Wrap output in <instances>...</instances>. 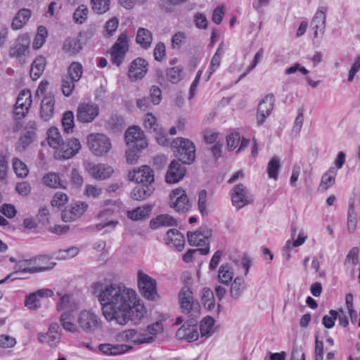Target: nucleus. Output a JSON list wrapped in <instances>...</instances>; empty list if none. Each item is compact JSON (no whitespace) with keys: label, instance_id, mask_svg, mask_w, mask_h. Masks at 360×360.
I'll list each match as a JSON object with an SVG mask.
<instances>
[{"label":"nucleus","instance_id":"obj_20","mask_svg":"<svg viewBox=\"0 0 360 360\" xmlns=\"http://www.w3.org/2000/svg\"><path fill=\"white\" fill-rule=\"evenodd\" d=\"M186 173V168L179 161L173 160L169 165L165 176V181L168 184H175L181 180Z\"/></svg>","mask_w":360,"mask_h":360},{"label":"nucleus","instance_id":"obj_48","mask_svg":"<svg viewBox=\"0 0 360 360\" xmlns=\"http://www.w3.org/2000/svg\"><path fill=\"white\" fill-rule=\"evenodd\" d=\"M34 133L32 131H28L26 134L22 136L17 142L16 148L19 151H22L32 142Z\"/></svg>","mask_w":360,"mask_h":360},{"label":"nucleus","instance_id":"obj_45","mask_svg":"<svg viewBox=\"0 0 360 360\" xmlns=\"http://www.w3.org/2000/svg\"><path fill=\"white\" fill-rule=\"evenodd\" d=\"M83 67L79 62H73L68 68L69 77L78 82L82 76Z\"/></svg>","mask_w":360,"mask_h":360},{"label":"nucleus","instance_id":"obj_12","mask_svg":"<svg viewBox=\"0 0 360 360\" xmlns=\"http://www.w3.org/2000/svg\"><path fill=\"white\" fill-rule=\"evenodd\" d=\"M327 8L320 7L316 12L311 22V28L314 31V38H322L326 30V12Z\"/></svg>","mask_w":360,"mask_h":360},{"label":"nucleus","instance_id":"obj_3","mask_svg":"<svg viewBox=\"0 0 360 360\" xmlns=\"http://www.w3.org/2000/svg\"><path fill=\"white\" fill-rule=\"evenodd\" d=\"M190 285L191 283L187 281L182 287L179 293V302L182 313L186 314L191 319H195L200 314V306L199 302L193 298Z\"/></svg>","mask_w":360,"mask_h":360},{"label":"nucleus","instance_id":"obj_35","mask_svg":"<svg viewBox=\"0 0 360 360\" xmlns=\"http://www.w3.org/2000/svg\"><path fill=\"white\" fill-rule=\"evenodd\" d=\"M48 143L49 145L58 150V153L60 154L61 149L64 146V143L63 142V139L60 134L58 129L56 127H51L48 131Z\"/></svg>","mask_w":360,"mask_h":360},{"label":"nucleus","instance_id":"obj_22","mask_svg":"<svg viewBox=\"0 0 360 360\" xmlns=\"http://www.w3.org/2000/svg\"><path fill=\"white\" fill-rule=\"evenodd\" d=\"M121 338L124 341L137 345L151 342V338H148L147 333L144 331V329L139 330L134 329L126 330L122 333Z\"/></svg>","mask_w":360,"mask_h":360},{"label":"nucleus","instance_id":"obj_24","mask_svg":"<svg viewBox=\"0 0 360 360\" xmlns=\"http://www.w3.org/2000/svg\"><path fill=\"white\" fill-rule=\"evenodd\" d=\"M211 236V231L208 229L204 231H197L194 233L188 232L187 238L190 245L191 246H205L209 248V238Z\"/></svg>","mask_w":360,"mask_h":360},{"label":"nucleus","instance_id":"obj_36","mask_svg":"<svg viewBox=\"0 0 360 360\" xmlns=\"http://www.w3.org/2000/svg\"><path fill=\"white\" fill-rule=\"evenodd\" d=\"M336 175L337 170L334 167L330 168L325 172L321 177V181L318 188L319 191L323 193L328 188L331 187L335 182Z\"/></svg>","mask_w":360,"mask_h":360},{"label":"nucleus","instance_id":"obj_11","mask_svg":"<svg viewBox=\"0 0 360 360\" xmlns=\"http://www.w3.org/2000/svg\"><path fill=\"white\" fill-rule=\"evenodd\" d=\"M37 262V258H31L30 259H23L20 260L16 262V264L14 266L15 271L13 274L18 273H29V274H35L38 272H42L45 271H49L53 269L56 263L51 262L50 265L48 266H28L30 264H35Z\"/></svg>","mask_w":360,"mask_h":360},{"label":"nucleus","instance_id":"obj_51","mask_svg":"<svg viewBox=\"0 0 360 360\" xmlns=\"http://www.w3.org/2000/svg\"><path fill=\"white\" fill-rule=\"evenodd\" d=\"M357 225V219L354 213V205L350 203L349 205L347 216V229L349 233H354Z\"/></svg>","mask_w":360,"mask_h":360},{"label":"nucleus","instance_id":"obj_43","mask_svg":"<svg viewBox=\"0 0 360 360\" xmlns=\"http://www.w3.org/2000/svg\"><path fill=\"white\" fill-rule=\"evenodd\" d=\"M245 288V282L243 278L237 277L231 283L230 292L233 298H238Z\"/></svg>","mask_w":360,"mask_h":360},{"label":"nucleus","instance_id":"obj_60","mask_svg":"<svg viewBox=\"0 0 360 360\" xmlns=\"http://www.w3.org/2000/svg\"><path fill=\"white\" fill-rule=\"evenodd\" d=\"M240 136L239 133H231L226 136V144L229 150L236 149L240 143Z\"/></svg>","mask_w":360,"mask_h":360},{"label":"nucleus","instance_id":"obj_58","mask_svg":"<svg viewBox=\"0 0 360 360\" xmlns=\"http://www.w3.org/2000/svg\"><path fill=\"white\" fill-rule=\"evenodd\" d=\"M207 193L205 190H201L198 193V205L200 212L204 215L207 214Z\"/></svg>","mask_w":360,"mask_h":360},{"label":"nucleus","instance_id":"obj_32","mask_svg":"<svg viewBox=\"0 0 360 360\" xmlns=\"http://www.w3.org/2000/svg\"><path fill=\"white\" fill-rule=\"evenodd\" d=\"M153 184H146L136 186L131 192V197L136 200H143L148 198L154 191Z\"/></svg>","mask_w":360,"mask_h":360},{"label":"nucleus","instance_id":"obj_33","mask_svg":"<svg viewBox=\"0 0 360 360\" xmlns=\"http://www.w3.org/2000/svg\"><path fill=\"white\" fill-rule=\"evenodd\" d=\"M32 11L28 8H22L18 11L11 23V28L14 30L22 29L29 21Z\"/></svg>","mask_w":360,"mask_h":360},{"label":"nucleus","instance_id":"obj_30","mask_svg":"<svg viewBox=\"0 0 360 360\" xmlns=\"http://www.w3.org/2000/svg\"><path fill=\"white\" fill-rule=\"evenodd\" d=\"M80 149L81 144L79 140L77 139H71L64 144L60 154L58 153V158L69 159L77 153Z\"/></svg>","mask_w":360,"mask_h":360},{"label":"nucleus","instance_id":"obj_6","mask_svg":"<svg viewBox=\"0 0 360 360\" xmlns=\"http://www.w3.org/2000/svg\"><path fill=\"white\" fill-rule=\"evenodd\" d=\"M86 143L91 152L96 156L106 155L112 146L110 139L99 133L90 134L87 136Z\"/></svg>","mask_w":360,"mask_h":360},{"label":"nucleus","instance_id":"obj_64","mask_svg":"<svg viewBox=\"0 0 360 360\" xmlns=\"http://www.w3.org/2000/svg\"><path fill=\"white\" fill-rule=\"evenodd\" d=\"M186 36L184 32H176L172 39V47L173 49H179L185 43Z\"/></svg>","mask_w":360,"mask_h":360},{"label":"nucleus","instance_id":"obj_26","mask_svg":"<svg viewBox=\"0 0 360 360\" xmlns=\"http://www.w3.org/2000/svg\"><path fill=\"white\" fill-rule=\"evenodd\" d=\"M176 335L179 339L193 342L198 338V327L195 324L183 325L177 330Z\"/></svg>","mask_w":360,"mask_h":360},{"label":"nucleus","instance_id":"obj_40","mask_svg":"<svg viewBox=\"0 0 360 360\" xmlns=\"http://www.w3.org/2000/svg\"><path fill=\"white\" fill-rule=\"evenodd\" d=\"M201 301L207 310H212L215 306L213 292L208 288H204L201 292Z\"/></svg>","mask_w":360,"mask_h":360},{"label":"nucleus","instance_id":"obj_41","mask_svg":"<svg viewBox=\"0 0 360 360\" xmlns=\"http://www.w3.org/2000/svg\"><path fill=\"white\" fill-rule=\"evenodd\" d=\"M214 320L210 316L204 318L200 324V330L202 337H208L214 333Z\"/></svg>","mask_w":360,"mask_h":360},{"label":"nucleus","instance_id":"obj_47","mask_svg":"<svg viewBox=\"0 0 360 360\" xmlns=\"http://www.w3.org/2000/svg\"><path fill=\"white\" fill-rule=\"evenodd\" d=\"M183 69L179 66L167 70V78L172 84H177L182 79Z\"/></svg>","mask_w":360,"mask_h":360},{"label":"nucleus","instance_id":"obj_28","mask_svg":"<svg viewBox=\"0 0 360 360\" xmlns=\"http://www.w3.org/2000/svg\"><path fill=\"white\" fill-rule=\"evenodd\" d=\"M55 100L53 96L51 94L46 95L41 104L40 115L45 120H49L54 112Z\"/></svg>","mask_w":360,"mask_h":360},{"label":"nucleus","instance_id":"obj_18","mask_svg":"<svg viewBox=\"0 0 360 360\" xmlns=\"http://www.w3.org/2000/svg\"><path fill=\"white\" fill-rule=\"evenodd\" d=\"M86 170L96 179L104 180L109 178L113 173L111 167L105 164L89 162L85 166Z\"/></svg>","mask_w":360,"mask_h":360},{"label":"nucleus","instance_id":"obj_16","mask_svg":"<svg viewBox=\"0 0 360 360\" xmlns=\"http://www.w3.org/2000/svg\"><path fill=\"white\" fill-rule=\"evenodd\" d=\"M32 103V94L30 90H22L17 98L14 112L16 115L23 117L27 113Z\"/></svg>","mask_w":360,"mask_h":360},{"label":"nucleus","instance_id":"obj_59","mask_svg":"<svg viewBox=\"0 0 360 360\" xmlns=\"http://www.w3.org/2000/svg\"><path fill=\"white\" fill-rule=\"evenodd\" d=\"M77 81L73 80L70 77H66L63 79L62 91L65 96H69L72 94L75 88V83Z\"/></svg>","mask_w":360,"mask_h":360},{"label":"nucleus","instance_id":"obj_19","mask_svg":"<svg viewBox=\"0 0 360 360\" xmlns=\"http://www.w3.org/2000/svg\"><path fill=\"white\" fill-rule=\"evenodd\" d=\"M129 179L142 184H153L154 182L153 171L147 165L142 166L129 173Z\"/></svg>","mask_w":360,"mask_h":360},{"label":"nucleus","instance_id":"obj_4","mask_svg":"<svg viewBox=\"0 0 360 360\" xmlns=\"http://www.w3.org/2000/svg\"><path fill=\"white\" fill-rule=\"evenodd\" d=\"M172 146L176 148L175 155L179 161L184 164H191L195 158V148L190 140L178 137L172 142Z\"/></svg>","mask_w":360,"mask_h":360},{"label":"nucleus","instance_id":"obj_52","mask_svg":"<svg viewBox=\"0 0 360 360\" xmlns=\"http://www.w3.org/2000/svg\"><path fill=\"white\" fill-rule=\"evenodd\" d=\"M48 32L44 26H39L37 29V32L34 41V47L39 49L42 46L46 41Z\"/></svg>","mask_w":360,"mask_h":360},{"label":"nucleus","instance_id":"obj_37","mask_svg":"<svg viewBox=\"0 0 360 360\" xmlns=\"http://www.w3.org/2000/svg\"><path fill=\"white\" fill-rule=\"evenodd\" d=\"M46 64L44 56H38L32 62L30 69V77L33 80H37L44 71Z\"/></svg>","mask_w":360,"mask_h":360},{"label":"nucleus","instance_id":"obj_50","mask_svg":"<svg viewBox=\"0 0 360 360\" xmlns=\"http://www.w3.org/2000/svg\"><path fill=\"white\" fill-rule=\"evenodd\" d=\"M112 48L127 53L129 50V39L126 32L122 33Z\"/></svg>","mask_w":360,"mask_h":360},{"label":"nucleus","instance_id":"obj_49","mask_svg":"<svg viewBox=\"0 0 360 360\" xmlns=\"http://www.w3.org/2000/svg\"><path fill=\"white\" fill-rule=\"evenodd\" d=\"M62 125L66 133L72 131L75 127L74 114L72 111H67L64 113L62 119Z\"/></svg>","mask_w":360,"mask_h":360},{"label":"nucleus","instance_id":"obj_21","mask_svg":"<svg viewBox=\"0 0 360 360\" xmlns=\"http://www.w3.org/2000/svg\"><path fill=\"white\" fill-rule=\"evenodd\" d=\"M59 326L56 323L50 325L49 330L46 333H39L38 340L43 344H48L51 347H56L60 340L58 333Z\"/></svg>","mask_w":360,"mask_h":360},{"label":"nucleus","instance_id":"obj_34","mask_svg":"<svg viewBox=\"0 0 360 360\" xmlns=\"http://www.w3.org/2000/svg\"><path fill=\"white\" fill-rule=\"evenodd\" d=\"M112 212L110 210H105L100 212L98 217L100 219H104L101 223L96 225V229L97 231L105 230V232L112 231L115 226L118 224V221L105 218L106 216L111 214Z\"/></svg>","mask_w":360,"mask_h":360},{"label":"nucleus","instance_id":"obj_25","mask_svg":"<svg viewBox=\"0 0 360 360\" xmlns=\"http://www.w3.org/2000/svg\"><path fill=\"white\" fill-rule=\"evenodd\" d=\"M81 37H82V33H79L77 37L66 38L63 44V52L69 56L78 53L82 49Z\"/></svg>","mask_w":360,"mask_h":360},{"label":"nucleus","instance_id":"obj_46","mask_svg":"<svg viewBox=\"0 0 360 360\" xmlns=\"http://www.w3.org/2000/svg\"><path fill=\"white\" fill-rule=\"evenodd\" d=\"M13 167L18 176L25 178L28 175L29 169L27 165L17 158L13 159Z\"/></svg>","mask_w":360,"mask_h":360},{"label":"nucleus","instance_id":"obj_63","mask_svg":"<svg viewBox=\"0 0 360 360\" xmlns=\"http://www.w3.org/2000/svg\"><path fill=\"white\" fill-rule=\"evenodd\" d=\"M25 305L30 309L34 310L39 307V300L37 299V293L32 292L26 297Z\"/></svg>","mask_w":360,"mask_h":360},{"label":"nucleus","instance_id":"obj_53","mask_svg":"<svg viewBox=\"0 0 360 360\" xmlns=\"http://www.w3.org/2000/svg\"><path fill=\"white\" fill-rule=\"evenodd\" d=\"M89 11L86 6L84 5L79 6L75 11L73 14V19L76 23H83L88 15Z\"/></svg>","mask_w":360,"mask_h":360},{"label":"nucleus","instance_id":"obj_57","mask_svg":"<svg viewBox=\"0 0 360 360\" xmlns=\"http://www.w3.org/2000/svg\"><path fill=\"white\" fill-rule=\"evenodd\" d=\"M119 25V20L117 18H112L108 20L105 25L104 36L111 37L117 30Z\"/></svg>","mask_w":360,"mask_h":360},{"label":"nucleus","instance_id":"obj_7","mask_svg":"<svg viewBox=\"0 0 360 360\" xmlns=\"http://www.w3.org/2000/svg\"><path fill=\"white\" fill-rule=\"evenodd\" d=\"M232 204L239 210L254 201L253 196L243 184L235 186L231 192Z\"/></svg>","mask_w":360,"mask_h":360},{"label":"nucleus","instance_id":"obj_38","mask_svg":"<svg viewBox=\"0 0 360 360\" xmlns=\"http://www.w3.org/2000/svg\"><path fill=\"white\" fill-rule=\"evenodd\" d=\"M152 41L153 35L148 30L143 27H140L138 30L136 37V41L143 49H148L151 45Z\"/></svg>","mask_w":360,"mask_h":360},{"label":"nucleus","instance_id":"obj_5","mask_svg":"<svg viewBox=\"0 0 360 360\" xmlns=\"http://www.w3.org/2000/svg\"><path fill=\"white\" fill-rule=\"evenodd\" d=\"M137 285L141 295L144 298L154 301L159 297L155 279L142 270H139L137 272Z\"/></svg>","mask_w":360,"mask_h":360},{"label":"nucleus","instance_id":"obj_2","mask_svg":"<svg viewBox=\"0 0 360 360\" xmlns=\"http://www.w3.org/2000/svg\"><path fill=\"white\" fill-rule=\"evenodd\" d=\"M60 323L63 328L71 333L81 330L88 335L94 334L103 327V321L99 315L92 309H82L77 315L74 321L73 315L70 311H65L60 316Z\"/></svg>","mask_w":360,"mask_h":360},{"label":"nucleus","instance_id":"obj_29","mask_svg":"<svg viewBox=\"0 0 360 360\" xmlns=\"http://www.w3.org/2000/svg\"><path fill=\"white\" fill-rule=\"evenodd\" d=\"M131 349V346L127 345H112L108 343L101 344L98 349L103 354L115 356L124 354Z\"/></svg>","mask_w":360,"mask_h":360},{"label":"nucleus","instance_id":"obj_44","mask_svg":"<svg viewBox=\"0 0 360 360\" xmlns=\"http://www.w3.org/2000/svg\"><path fill=\"white\" fill-rule=\"evenodd\" d=\"M281 168L280 160L277 157L272 158L267 165V173L269 178L277 179Z\"/></svg>","mask_w":360,"mask_h":360},{"label":"nucleus","instance_id":"obj_13","mask_svg":"<svg viewBox=\"0 0 360 360\" xmlns=\"http://www.w3.org/2000/svg\"><path fill=\"white\" fill-rule=\"evenodd\" d=\"M88 205L84 202H75L66 207L62 214L61 217L64 221H72L83 215Z\"/></svg>","mask_w":360,"mask_h":360},{"label":"nucleus","instance_id":"obj_31","mask_svg":"<svg viewBox=\"0 0 360 360\" xmlns=\"http://www.w3.org/2000/svg\"><path fill=\"white\" fill-rule=\"evenodd\" d=\"M176 225V219L167 214L158 215L150 221V227L152 229H157L161 227L174 226Z\"/></svg>","mask_w":360,"mask_h":360},{"label":"nucleus","instance_id":"obj_15","mask_svg":"<svg viewBox=\"0 0 360 360\" xmlns=\"http://www.w3.org/2000/svg\"><path fill=\"white\" fill-rule=\"evenodd\" d=\"M30 42L27 38H18L15 44L11 47L9 54L12 57H15L22 65L25 63V58L29 53Z\"/></svg>","mask_w":360,"mask_h":360},{"label":"nucleus","instance_id":"obj_54","mask_svg":"<svg viewBox=\"0 0 360 360\" xmlns=\"http://www.w3.org/2000/svg\"><path fill=\"white\" fill-rule=\"evenodd\" d=\"M163 330V326L161 322L157 321L148 326L147 329L144 331L147 333L148 338H151V342L155 340V336Z\"/></svg>","mask_w":360,"mask_h":360},{"label":"nucleus","instance_id":"obj_62","mask_svg":"<svg viewBox=\"0 0 360 360\" xmlns=\"http://www.w3.org/2000/svg\"><path fill=\"white\" fill-rule=\"evenodd\" d=\"M68 200V195L62 192H57L53 197L51 205L53 207H60L64 205Z\"/></svg>","mask_w":360,"mask_h":360},{"label":"nucleus","instance_id":"obj_55","mask_svg":"<svg viewBox=\"0 0 360 360\" xmlns=\"http://www.w3.org/2000/svg\"><path fill=\"white\" fill-rule=\"evenodd\" d=\"M92 8L98 13H103L109 10L110 0H91Z\"/></svg>","mask_w":360,"mask_h":360},{"label":"nucleus","instance_id":"obj_8","mask_svg":"<svg viewBox=\"0 0 360 360\" xmlns=\"http://www.w3.org/2000/svg\"><path fill=\"white\" fill-rule=\"evenodd\" d=\"M125 141L129 148L141 150L148 146L146 136L138 127H131L125 132Z\"/></svg>","mask_w":360,"mask_h":360},{"label":"nucleus","instance_id":"obj_1","mask_svg":"<svg viewBox=\"0 0 360 360\" xmlns=\"http://www.w3.org/2000/svg\"><path fill=\"white\" fill-rule=\"evenodd\" d=\"M97 297L108 322L125 326L131 321L137 324L147 313L136 290L123 284L110 283L102 287Z\"/></svg>","mask_w":360,"mask_h":360},{"label":"nucleus","instance_id":"obj_56","mask_svg":"<svg viewBox=\"0 0 360 360\" xmlns=\"http://www.w3.org/2000/svg\"><path fill=\"white\" fill-rule=\"evenodd\" d=\"M144 127L150 132L158 131V124L157 123V119L151 113H148L143 120Z\"/></svg>","mask_w":360,"mask_h":360},{"label":"nucleus","instance_id":"obj_9","mask_svg":"<svg viewBox=\"0 0 360 360\" xmlns=\"http://www.w3.org/2000/svg\"><path fill=\"white\" fill-rule=\"evenodd\" d=\"M170 206L176 212H185L191 207L186 191L181 188L174 189L170 193Z\"/></svg>","mask_w":360,"mask_h":360},{"label":"nucleus","instance_id":"obj_42","mask_svg":"<svg viewBox=\"0 0 360 360\" xmlns=\"http://www.w3.org/2000/svg\"><path fill=\"white\" fill-rule=\"evenodd\" d=\"M233 274L231 271V268L228 264H223L219 267L218 272V278L220 283L229 285L232 281Z\"/></svg>","mask_w":360,"mask_h":360},{"label":"nucleus","instance_id":"obj_14","mask_svg":"<svg viewBox=\"0 0 360 360\" xmlns=\"http://www.w3.org/2000/svg\"><path fill=\"white\" fill-rule=\"evenodd\" d=\"M274 98L272 94L265 96L259 103L257 113V123L262 125L274 109Z\"/></svg>","mask_w":360,"mask_h":360},{"label":"nucleus","instance_id":"obj_27","mask_svg":"<svg viewBox=\"0 0 360 360\" xmlns=\"http://www.w3.org/2000/svg\"><path fill=\"white\" fill-rule=\"evenodd\" d=\"M43 183L53 188H65L67 186V181L64 179L63 175L55 172L46 174L43 177Z\"/></svg>","mask_w":360,"mask_h":360},{"label":"nucleus","instance_id":"obj_23","mask_svg":"<svg viewBox=\"0 0 360 360\" xmlns=\"http://www.w3.org/2000/svg\"><path fill=\"white\" fill-rule=\"evenodd\" d=\"M164 240L167 245L175 248L178 251H182L184 248V237L177 229H171L167 231Z\"/></svg>","mask_w":360,"mask_h":360},{"label":"nucleus","instance_id":"obj_10","mask_svg":"<svg viewBox=\"0 0 360 360\" xmlns=\"http://www.w3.org/2000/svg\"><path fill=\"white\" fill-rule=\"evenodd\" d=\"M99 114V108L96 104L82 103L78 106L77 119L82 123L93 122Z\"/></svg>","mask_w":360,"mask_h":360},{"label":"nucleus","instance_id":"obj_17","mask_svg":"<svg viewBox=\"0 0 360 360\" xmlns=\"http://www.w3.org/2000/svg\"><path fill=\"white\" fill-rule=\"evenodd\" d=\"M148 63L141 58L134 60L129 66L128 76L131 82L142 79L148 71Z\"/></svg>","mask_w":360,"mask_h":360},{"label":"nucleus","instance_id":"obj_61","mask_svg":"<svg viewBox=\"0 0 360 360\" xmlns=\"http://www.w3.org/2000/svg\"><path fill=\"white\" fill-rule=\"evenodd\" d=\"M330 315H325L323 317L322 323L326 328H331L335 325V321L338 319V312L331 309L329 311Z\"/></svg>","mask_w":360,"mask_h":360},{"label":"nucleus","instance_id":"obj_39","mask_svg":"<svg viewBox=\"0 0 360 360\" xmlns=\"http://www.w3.org/2000/svg\"><path fill=\"white\" fill-rule=\"evenodd\" d=\"M151 210L150 206H142L128 211L127 217L134 221H138L148 217Z\"/></svg>","mask_w":360,"mask_h":360}]
</instances>
